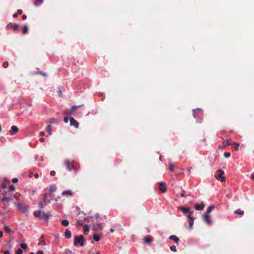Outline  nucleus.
Returning <instances> with one entry per match:
<instances>
[{
  "mask_svg": "<svg viewBox=\"0 0 254 254\" xmlns=\"http://www.w3.org/2000/svg\"><path fill=\"white\" fill-rule=\"evenodd\" d=\"M64 165L68 171L72 170L77 171L79 169V164L74 161L66 160L64 161Z\"/></svg>",
  "mask_w": 254,
  "mask_h": 254,
  "instance_id": "f257e3e1",
  "label": "nucleus"
},
{
  "mask_svg": "<svg viewBox=\"0 0 254 254\" xmlns=\"http://www.w3.org/2000/svg\"><path fill=\"white\" fill-rule=\"evenodd\" d=\"M14 205L17 207L19 211L22 213H26L28 210L27 207L24 204L20 203H14Z\"/></svg>",
  "mask_w": 254,
  "mask_h": 254,
  "instance_id": "f03ea898",
  "label": "nucleus"
},
{
  "mask_svg": "<svg viewBox=\"0 0 254 254\" xmlns=\"http://www.w3.org/2000/svg\"><path fill=\"white\" fill-rule=\"evenodd\" d=\"M84 241V240L83 237L82 235H80L75 237L74 244L75 245H77L79 244L81 246H83Z\"/></svg>",
  "mask_w": 254,
  "mask_h": 254,
  "instance_id": "7ed1b4c3",
  "label": "nucleus"
},
{
  "mask_svg": "<svg viewBox=\"0 0 254 254\" xmlns=\"http://www.w3.org/2000/svg\"><path fill=\"white\" fill-rule=\"evenodd\" d=\"M217 174L216 175V178L217 180H220L221 182H224L225 181V177L223 176L224 175V171L221 169H219L217 172Z\"/></svg>",
  "mask_w": 254,
  "mask_h": 254,
  "instance_id": "20e7f679",
  "label": "nucleus"
},
{
  "mask_svg": "<svg viewBox=\"0 0 254 254\" xmlns=\"http://www.w3.org/2000/svg\"><path fill=\"white\" fill-rule=\"evenodd\" d=\"M158 189L161 192L165 193L167 191L166 184L163 182H159Z\"/></svg>",
  "mask_w": 254,
  "mask_h": 254,
  "instance_id": "39448f33",
  "label": "nucleus"
},
{
  "mask_svg": "<svg viewBox=\"0 0 254 254\" xmlns=\"http://www.w3.org/2000/svg\"><path fill=\"white\" fill-rule=\"evenodd\" d=\"M202 218H203V221L206 223H207V224L208 225H211V219H210V214H204L203 215H202Z\"/></svg>",
  "mask_w": 254,
  "mask_h": 254,
  "instance_id": "423d86ee",
  "label": "nucleus"
},
{
  "mask_svg": "<svg viewBox=\"0 0 254 254\" xmlns=\"http://www.w3.org/2000/svg\"><path fill=\"white\" fill-rule=\"evenodd\" d=\"M18 27L19 26L17 24L10 22L7 25L6 28L8 29H12L14 31H16L18 30Z\"/></svg>",
  "mask_w": 254,
  "mask_h": 254,
  "instance_id": "0eeeda50",
  "label": "nucleus"
},
{
  "mask_svg": "<svg viewBox=\"0 0 254 254\" xmlns=\"http://www.w3.org/2000/svg\"><path fill=\"white\" fill-rule=\"evenodd\" d=\"M69 121L70 126L74 127L76 128L79 127V123L73 118H70Z\"/></svg>",
  "mask_w": 254,
  "mask_h": 254,
  "instance_id": "6e6552de",
  "label": "nucleus"
},
{
  "mask_svg": "<svg viewBox=\"0 0 254 254\" xmlns=\"http://www.w3.org/2000/svg\"><path fill=\"white\" fill-rule=\"evenodd\" d=\"M51 213L50 212H48L46 213L44 212H42V215L41 218L44 219L46 221L48 222L50 216H51Z\"/></svg>",
  "mask_w": 254,
  "mask_h": 254,
  "instance_id": "1a4fd4ad",
  "label": "nucleus"
},
{
  "mask_svg": "<svg viewBox=\"0 0 254 254\" xmlns=\"http://www.w3.org/2000/svg\"><path fill=\"white\" fill-rule=\"evenodd\" d=\"M199 114H202V110L200 109L197 108L193 110V115L194 118L196 119Z\"/></svg>",
  "mask_w": 254,
  "mask_h": 254,
  "instance_id": "9d476101",
  "label": "nucleus"
},
{
  "mask_svg": "<svg viewBox=\"0 0 254 254\" xmlns=\"http://www.w3.org/2000/svg\"><path fill=\"white\" fill-rule=\"evenodd\" d=\"M179 209L183 212L185 213H190L192 214L193 213V211H190L188 208L185 207L184 206H181L179 207Z\"/></svg>",
  "mask_w": 254,
  "mask_h": 254,
  "instance_id": "9b49d317",
  "label": "nucleus"
},
{
  "mask_svg": "<svg viewBox=\"0 0 254 254\" xmlns=\"http://www.w3.org/2000/svg\"><path fill=\"white\" fill-rule=\"evenodd\" d=\"M188 217L190 219V221H189V227L190 229H191L193 224L194 218L193 216L190 214L188 216Z\"/></svg>",
  "mask_w": 254,
  "mask_h": 254,
  "instance_id": "f8f14e48",
  "label": "nucleus"
},
{
  "mask_svg": "<svg viewBox=\"0 0 254 254\" xmlns=\"http://www.w3.org/2000/svg\"><path fill=\"white\" fill-rule=\"evenodd\" d=\"M92 228L94 231H98L100 229H102V227L100 223H97L93 225Z\"/></svg>",
  "mask_w": 254,
  "mask_h": 254,
  "instance_id": "ddd939ff",
  "label": "nucleus"
},
{
  "mask_svg": "<svg viewBox=\"0 0 254 254\" xmlns=\"http://www.w3.org/2000/svg\"><path fill=\"white\" fill-rule=\"evenodd\" d=\"M11 129V130L9 131V134L10 135L14 134L18 131V128L16 126H12Z\"/></svg>",
  "mask_w": 254,
  "mask_h": 254,
  "instance_id": "4468645a",
  "label": "nucleus"
},
{
  "mask_svg": "<svg viewBox=\"0 0 254 254\" xmlns=\"http://www.w3.org/2000/svg\"><path fill=\"white\" fill-rule=\"evenodd\" d=\"M44 238V236L42 235L39 240V242H38L39 246H41V245L46 246V243L45 242Z\"/></svg>",
  "mask_w": 254,
  "mask_h": 254,
  "instance_id": "2eb2a0df",
  "label": "nucleus"
},
{
  "mask_svg": "<svg viewBox=\"0 0 254 254\" xmlns=\"http://www.w3.org/2000/svg\"><path fill=\"white\" fill-rule=\"evenodd\" d=\"M195 209L197 210H202L205 207V205L203 203H202L200 205H198L197 204H195Z\"/></svg>",
  "mask_w": 254,
  "mask_h": 254,
  "instance_id": "dca6fc26",
  "label": "nucleus"
},
{
  "mask_svg": "<svg viewBox=\"0 0 254 254\" xmlns=\"http://www.w3.org/2000/svg\"><path fill=\"white\" fill-rule=\"evenodd\" d=\"M169 239L174 241L177 245L179 244V239L175 235H171L169 237Z\"/></svg>",
  "mask_w": 254,
  "mask_h": 254,
  "instance_id": "f3484780",
  "label": "nucleus"
},
{
  "mask_svg": "<svg viewBox=\"0 0 254 254\" xmlns=\"http://www.w3.org/2000/svg\"><path fill=\"white\" fill-rule=\"evenodd\" d=\"M64 236L66 239H68L70 238L71 237V232L68 229H66L64 233Z\"/></svg>",
  "mask_w": 254,
  "mask_h": 254,
  "instance_id": "a211bd4d",
  "label": "nucleus"
},
{
  "mask_svg": "<svg viewBox=\"0 0 254 254\" xmlns=\"http://www.w3.org/2000/svg\"><path fill=\"white\" fill-rule=\"evenodd\" d=\"M62 194L63 195H67L71 196L73 195V192L70 190H64L62 192Z\"/></svg>",
  "mask_w": 254,
  "mask_h": 254,
  "instance_id": "6ab92c4d",
  "label": "nucleus"
},
{
  "mask_svg": "<svg viewBox=\"0 0 254 254\" xmlns=\"http://www.w3.org/2000/svg\"><path fill=\"white\" fill-rule=\"evenodd\" d=\"M12 200V197L11 196H7V197H5L4 198H2L1 201V202H9Z\"/></svg>",
  "mask_w": 254,
  "mask_h": 254,
  "instance_id": "aec40b11",
  "label": "nucleus"
},
{
  "mask_svg": "<svg viewBox=\"0 0 254 254\" xmlns=\"http://www.w3.org/2000/svg\"><path fill=\"white\" fill-rule=\"evenodd\" d=\"M153 239L151 237H145L144 239H143V240L144 241V243H145L146 244H149L152 241Z\"/></svg>",
  "mask_w": 254,
  "mask_h": 254,
  "instance_id": "412c9836",
  "label": "nucleus"
},
{
  "mask_svg": "<svg viewBox=\"0 0 254 254\" xmlns=\"http://www.w3.org/2000/svg\"><path fill=\"white\" fill-rule=\"evenodd\" d=\"M41 213H42V212L40 210L37 211H34L33 213L35 217H42Z\"/></svg>",
  "mask_w": 254,
  "mask_h": 254,
  "instance_id": "4be33fe9",
  "label": "nucleus"
},
{
  "mask_svg": "<svg viewBox=\"0 0 254 254\" xmlns=\"http://www.w3.org/2000/svg\"><path fill=\"white\" fill-rule=\"evenodd\" d=\"M46 131L48 132L49 135L52 134V127L51 125H48L46 128Z\"/></svg>",
  "mask_w": 254,
  "mask_h": 254,
  "instance_id": "5701e85b",
  "label": "nucleus"
},
{
  "mask_svg": "<svg viewBox=\"0 0 254 254\" xmlns=\"http://www.w3.org/2000/svg\"><path fill=\"white\" fill-rule=\"evenodd\" d=\"M234 212H235V213L240 215H243L244 214V211L243 210H242L241 209H238L237 210H236L234 211Z\"/></svg>",
  "mask_w": 254,
  "mask_h": 254,
  "instance_id": "b1692460",
  "label": "nucleus"
},
{
  "mask_svg": "<svg viewBox=\"0 0 254 254\" xmlns=\"http://www.w3.org/2000/svg\"><path fill=\"white\" fill-rule=\"evenodd\" d=\"M56 189L57 188L55 185L50 186L49 188V191L50 192H53L56 191Z\"/></svg>",
  "mask_w": 254,
  "mask_h": 254,
  "instance_id": "393cba45",
  "label": "nucleus"
},
{
  "mask_svg": "<svg viewBox=\"0 0 254 254\" xmlns=\"http://www.w3.org/2000/svg\"><path fill=\"white\" fill-rule=\"evenodd\" d=\"M22 13V10L21 9H18L17 11V13L13 14V17L14 18L17 17L18 15H21Z\"/></svg>",
  "mask_w": 254,
  "mask_h": 254,
  "instance_id": "a878e982",
  "label": "nucleus"
},
{
  "mask_svg": "<svg viewBox=\"0 0 254 254\" xmlns=\"http://www.w3.org/2000/svg\"><path fill=\"white\" fill-rule=\"evenodd\" d=\"M233 143L232 142L231 140H226L223 143L224 146L230 145L231 144H233Z\"/></svg>",
  "mask_w": 254,
  "mask_h": 254,
  "instance_id": "bb28decb",
  "label": "nucleus"
},
{
  "mask_svg": "<svg viewBox=\"0 0 254 254\" xmlns=\"http://www.w3.org/2000/svg\"><path fill=\"white\" fill-rule=\"evenodd\" d=\"M175 166V164H174L172 162L169 163V170H170V172H172L174 171V168Z\"/></svg>",
  "mask_w": 254,
  "mask_h": 254,
  "instance_id": "cd10ccee",
  "label": "nucleus"
},
{
  "mask_svg": "<svg viewBox=\"0 0 254 254\" xmlns=\"http://www.w3.org/2000/svg\"><path fill=\"white\" fill-rule=\"evenodd\" d=\"M61 223L64 226H67L69 224V222L67 220L64 219L62 220Z\"/></svg>",
  "mask_w": 254,
  "mask_h": 254,
  "instance_id": "c85d7f7f",
  "label": "nucleus"
},
{
  "mask_svg": "<svg viewBox=\"0 0 254 254\" xmlns=\"http://www.w3.org/2000/svg\"><path fill=\"white\" fill-rule=\"evenodd\" d=\"M100 236L99 235L94 234L93 235V239L96 242H98L100 240Z\"/></svg>",
  "mask_w": 254,
  "mask_h": 254,
  "instance_id": "c756f323",
  "label": "nucleus"
},
{
  "mask_svg": "<svg viewBox=\"0 0 254 254\" xmlns=\"http://www.w3.org/2000/svg\"><path fill=\"white\" fill-rule=\"evenodd\" d=\"M72 111L70 109H67L64 110V114L67 115H71L72 114Z\"/></svg>",
  "mask_w": 254,
  "mask_h": 254,
  "instance_id": "7c9ffc66",
  "label": "nucleus"
},
{
  "mask_svg": "<svg viewBox=\"0 0 254 254\" xmlns=\"http://www.w3.org/2000/svg\"><path fill=\"white\" fill-rule=\"evenodd\" d=\"M43 2V0H35L34 1V4L36 6H38L40 4H42Z\"/></svg>",
  "mask_w": 254,
  "mask_h": 254,
  "instance_id": "2f4dec72",
  "label": "nucleus"
},
{
  "mask_svg": "<svg viewBox=\"0 0 254 254\" xmlns=\"http://www.w3.org/2000/svg\"><path fill=\"white\" fill-rule=\"evenodd\" d=\"M84 234L85 235H87L88 232L89 231V227L87 225H84Z\"/></svg>",
  "mask_w": 254,
  "mask_h": 254,
  "instance_id": "473e14b6",
  "label": "nucleus"
},
{
  "mask_svg": "<svg viewBox=\"0 0 254 254\" xmlns=\"http://www.w3.org/2000/svg\"><path fill=\"white\" fill-rule=\"evenodd\" d=\"M214 208V205L210 206L207 209V212L205 213L206 214H209L212 211V209Z\"/></svg>",
  "mask_w": 254,
  "mask_h": 254,
  "instance_id": "72a5a7b5",
  "label": "nucleus"
},
{
  "mask_svg": "<svg viewBox=\"0 0 254 254\" xmlns=\"http://www.w3.org/2000/svg\"><path fill=\"white\" fill-rule=\"evenodd\" d=\"M38 205L40 208H43L46 205V203L43 200L39 203Z\"/></svg>",
  "mask_w": 254,
  "mask_h": 254,
  "instance_id": "f704fd0d",
  "label": "nucleus"
},
{
  "mask_svg": "<svg viewBox=\"0 0 254 254\" xmlns=\"http://www.w3.org/2000/svg\"><path fill=\"white\" fill-rule=\"evenodd\" d=\"M28 27L26 25L24 26L22 29L23 34H25L26 33H27L28 32Z\"/></svg>",
  "mask_w": 254,
  "mask_h": 254,
  "instance_id": "c9c22d12",
  "label": "nucleus"
},
{
  "mask_svg": "<svg viewBox=\"0 0 254 254\" xmlns=\"http://www.w3.org/2000/svg\"><path fill=\"white\" fill-rule=\"evenodd\" d=\"M180 195L181 197H185L186 196V192L185 190H182L180 192Z\"/></svg>",
  "mask_w": 254,
  "mask_h": 254,
  "instance_id": "e433bc0d",
  "label": "nucleus"
},
{
  "mask_svg": "<svg viewBox=\"0 0 254 254\" xmlns=\"http://www.w3.org/2000/svg\"><path fill=\"white\" fill-rule=\"evenodd\" d=\"M58 122V120L55 118H51L50 119V124H54Z\"/></svg>",
  "mask_w": 254,
  "mask_h": 254,
  "instance_id": "4c0bfd02",
  "label": "nucleus"
},
{
  "mask_svg": "<svg viewBox=\"0 0 254 254\" xmlns=\"http://www.w3.org/2000/svg\"><path fill=\"white\" fill-rule=\"evenodd\" d=\"M170 250L174 252H177L176 247L175 245L172 246L170 247Z\"/></svg>",
  "mask_w": 254,
  "mask_h": 254,
  "instance_id": "58836bf2",
  "label": "nucleus"
},
{
  "mask_svg": "<svg viewBox=\"0 0 254 254\" xmlns=\"http://www.w3.org/2000/svg\"><path fill=\"white\" fill-rule=\"evenodd\" d=\"M233 144L235 145V146L234 147V148L235 150H238L239 146H240L239 143H233Z\"/></svg>",
  "mask_w": 254,
  "mask_h": 254,
  "instance_id": "ea45409f",
  "label": "nucleus"
},
{
  "mask_svg": "<svg viewBox=\"0 0 254 254\" xmlns=\"http://www.w3.org/2000/svg\"><path fill=\"white\" fill-rule=\"evenodd\" d=\"M20 194L18 193H16L14 195V197L17 199V200H19L20 199Z\"/></svg>",
  "mask_w": 254,
  "mask_h": 254,
  "instance_id": "a19ab883",
  "label": "nucleus"
},
{
  "mask_svg": "<svg viewBox=\"0 0 254 254\" xmlns=\"http://www.w3.org/2000/svg\"><path fill=\"white\" fill-rule=\"evenodd\" d=\"M9 190L11 191H14L15 190V187L13 185H10L8 188Z\"/></svg>",
  "mask_w": 254,
  "mask_h": 254,
  "instance_id": "79ce46f5",
  "label": "nucleus"
},
{
  "mask_svg": "<svg viewBox=\"0 0 254 254\" xmlns=\"http://www.w3.org/2000/svg\"><path fill=\"white\" fill-rule=\"evenodd\" d=\"M20 247L22 249L25 250L27 248V245L26 244L23 243L20 245Z\"/></svg>",
  "mask_w": 254,
  "mask_h": 254,
  "instance_id": "37998d69",
  "label": "nucleus"
},
{
  "mask_svg": "<svg viewBox=\"0 0 254 254\" xmlns=\"http://www.w3.org/2000/svg\"><path fill=\"white\" fill-rule=\"evenodd\" d=\"M80 106H73L71 107L70 110L72 111V113L78 107H79Z\"/></svg>",
  "mask_w": 254,
  "mask_h": 254,
  "instance_id": "c03bdc74",
  "label": "nucleus"
},
{
  "mask_svg": "<svg viewBox=\"0 0 254 254\" xmlns=\"http://www.w3.org/2000/svg\"><path fill=\"white\" fill-rule=\"evenodd\" d=\"M8 62L7 61H5L3 63V67L4 68H6L8 67Z\"/></svg>",
  "mask_w": 254,
  "mask_h": 254,
  "instance_id": "a18cd8bd",
  "label": "nucleus"
},
{
  "mask_svg": "<svg viewBox=\"0 0 254 254\" xmlns=\"http://www.w3.org/2000/svg\"><path fill=\"white\" fill-rule=\"evenodd\" d=\"M224 156L226 158H228L230 156V153L228 152H225L224 153Z\"/></svg>",
  "mask_w": 254,
  "mask_h": 254,
  "instance_id": "49530a36",
  "label": "nucleus"
},
{
  "mask_svg": "<svg viewBox=\"0 0 254 254\" xmlns=\"http://www.w3.org/2000/svg\"><path fill=\"white\" fill-rule=\"evenodd\" d=\"M83 221L82 220H77V225L79 226H82L83 224Z\"/></svg>",
  "mask_w": 254,
  "mask_h": 254,
  "instance_id": "de8ad7c7",
  "label": "nucleus"
},
{
  "mask_svg": "<svg viewBox=\"0 0 254 254\" xmlns=\"http://www.w3.org/2000/svg\"><path fill=\"white\" fill-rule=\"evenodd\" d=\"M4 229L6 232H7L8 233L10 232V231H11V229L7 226H4Z\"/></svg>",
  "mask_w": 254,
  "mask_h": 254,
  "instance_id": "09e8293b",
  "label": "nucleus"
},
{
  "mask_svg": "<svg viewBox=\"0 0 254 254\" xmlns=\"http://www.w3.org/2000/svg\"><path fill=\"white\" fill-rule=\"evenodd\" d=\"M22 254V251L20 249H18L16 252V254Z\"/></svg>",
  "mask_w": 254,
  "mask_h": 254,
  "instance_id": "8fccbe9b",
  "label": "nucleus"
},
{
  "mask_svg": "<svg viewBox=\"0 0 254 254\" xmlns=\"http://www.w3.org/2000/svg\"><path fill=\"white\" fill-rule=\"evenodd\" d=\"M48 198V194L47 193H46L44 194V196H43V201L44 202H45L47 200Z\"/></svg>",
  "mask_w": 254,
  "mask_h": 254,
  "instance_id": "3c124183",
  "label": "nucleus"
},
{
  "mask_svg": "<svg viewBox=\"0 0 254 254\" xmlns=\"http://www.w3.org/2000/svg\"><path fill=\"white\" fill-rule=\"evenodd\" d=\"M12 181L14 183H16L18 182V179H17V178H13V179H12Z\"/></svg>",
  "mask_w": 254,
  "mask_h": 254,
  "instance_id": "603ef678",
  "label": "nucleus"
},
{
  "mask_svg": "<svg viewBox=\"0 0 254 254\" xmlns=\"http://www.w3.org/2000/svg\"><path fill=\"white\" fill-rule=\"evenodd\" d=\"M50 175L52 176H54L56 175V172L54 171H52L50 172Z\"/></svg>",
  "mask_w": 254,
  "mask_h": 254,
  "instance_id": "864d4df0",
  "label": "nucleus"
},
{
  "mask_svg": "<svg viewBox=\"0 0 254 254\" xmlns=\"http://www.w3.org/2000/svg\"><path fill=\"white\" fill-rule=\"evenodd\" d=\"M3 197L2 198H4L5 197H7L8 195H7V193L6 191H4L2 192Z\"/></svg>",
  "mask_w": 254,
  "mask_h": 254,
  "instance_id": "5fc2aeb1",
  "label": "nucleus"
},
{
  "mask_svg": "<svg viewBox=\"0 0 254 254\" xmlns=\"http://www.w3.org/2000/svg\"><path fill=\"white\" fill-rule=\"evenodd\" d=\"M64 121L65 123H67L68 121V117H65L64 118Z\"/></svg>",
  "mask_w": 254,
  "mask_h": 254,
  "instance_id": "6e6d98bb",
  "label": "nucleus"
},
{
  "mask_svg": "<svg viewBox=\"0 0 254 254\" xmlns=\"http://www.w3.org/2000/svg\"><path fill=\"white\" fill-rule=\"evenodd\" d=\"M83 222H84V221H87V222H88V221H89V218H87V217H85V218H84V219H83Z\"/></svg>",
  "mask_w": 254,
  "mask_h": 254,
  "instance_id": "4d7b16f0",
  "label": "nucleus"
},
{
  "mask_svg": "<svg viewBox=\"0 0 254 254\" xmlns=\"http://www.w3.org/2000/svg\"><path fill=\"white\" fill-rule=\"evenodd\" d=\"M39 140L41 141V142H44L45 141V138H43V137H41L39 139Z\"/></svg>",
  "mask_w": 254,
  "mask_h": 254,
  "instance_id": "13d9d810",
  "label": "nucleus"
},
{
  "mask_svg": "<svg viewBox=\"0 0 254 254\" xmlns=\"http://www.w3.org/2000/svg\"><path fill=\"white\" fill-rule=\"evenodd\" d=\"M27 18V16L26 15H22V19L23 20H25Z\"/></svg>",
  "mask_w": 254,
  "mask_h": 254,
  "instance_id": "bf43d9fd",
  "label": "nucleus"
},
{
  "mask_svg": "<svg viewBox=\"0 0 254 254\" xmlns=\"http://www.w3.org/2000/svg\"><path fill=\"white\" fill-rule=\"evenodd\" d=\"M45 132L44 131H41L40 133V134L41 136H44L45 135Z\"/></svg>",
  "mask_w": 254,
  "mask_h": 254,
  "instance_id": "052dcab7",
  "label": "nucleus"
},
{
  "mask_svg": "<svg viewBox=\"0 0 254 254\" xmlns=\"http://www.w3.org/2000/svg\"><path fill=\"white\" fill-rule=\"evenodd\" d=\"M40 74H41V75H42L43 76H44V77H46V76H47V75H46V73H43V72H40Z\"/></svg>",
  "mask_w": 254,
  "mask_h": 254,
  "instance_id": "680f3d73",
  "label": "nucleus"
},
{
  "mask_svg": "<svg viewBox=\"0 0 254 254\" xmlns=\"http://www.w3.org/2000/svg\"><path fill=\"white\" fill-rule=\"evenodd\" d=\"M34 176L36 178H38L39 177V175L37 173L35 174Z\"/></svg>",
  "mask_w": 254,
  "mask_h": 254,
  "instance_id": "e2e57ef3",
  "label": "nucleus"
},
{
  "mask_svg": "<svg viewBox=\"0 0 254 254\" xmlns=\"http://www.w3.org/2000/svg\"><path fill=\"white\" fill-rule=\"evenodd\" d=\"M1 187L2 188H6V185L4 184H2L1 185Z\"/></svg>",
  "mask_w": 254,
  "mask_h": 254,
  "instance_id": "0e129e2a",
  "label": "nucleus"
},
{
  "mask_svg": "<svg viewBox=\"0 0 254 254\" xmlns=\"http://www.w3.org/2000/svg\"><path fill=\"white\" fill-rule=\"evenodd\" d=\"M3 235V232L1 231H0V238Z\"/></svg>",
  "mask_w": 254,
  "mask_h": 254,
  "instance_id": "69168bd1",
  "label": "nucleus"
},
{
  "mask_svg": "<svg viewBox=\"0 0 254 254\" xmlns=\"http://www.w3.org/2000/svg\"><path fill=\"white\" fill-rule=\"evenodd\" d=\"M4 254H10V253H9V251H5V252H4Z\"/></svg>",
  "mask_w": 254,
  "mask_h": 254,
  "instance_id": "338daca9",
  "label": "nucleus"
},
{
  "mask_svg": "<svg viewBox=\"0 0 254 254\" xmlns=\"http://www.w3.org/2000/svg\"><path fill=\"white\" fill-rule=\"evenodd\" d=\"M251 179L252 180H254V174H252V175H251Z\"/></svg>",
  "mask_w": 254,
  "mask_h": 254,
  "instance_id": "774afa93",
  "label": "nucleus"
}]
</instances>
